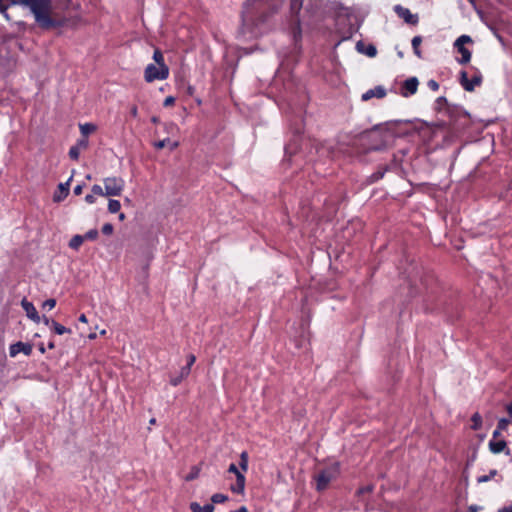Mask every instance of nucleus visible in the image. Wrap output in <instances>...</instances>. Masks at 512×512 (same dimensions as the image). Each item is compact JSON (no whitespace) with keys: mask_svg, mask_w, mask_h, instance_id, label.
I'll return each mask as SVG.
<instances>
[{"mask_svg":"<svg viewBox=\"0 0 512 512\" xmlns=\"http://www.w3.org/2000/svg\"><path fill=\"white\" fill-rule=\"evenodd\" d=\"M62 1L66 6L71 3V0ZM17 3L30 11L36 25L44 31L75 27L79 21L77 16L68 17L57 11L53 0H17Z\"/></svg>","mask_w":512,"mask_h":512,"instance_id":"1","label":"nucleus"},{"mask_svg":"<svg viewBox=\"0 0 512 512\" xmlns=\"http://www.w3.org/2000/svg\"><path fill=\"white\" fill-rule=\"evenodd\" d=\"M303 1L304 0H291V2H290V12H291L290 30H291V35H292L295 46H297L298 43L301 42V39H302V29H301V23H300L298 14L302 8Z\"/></svg>","mask_w":512,"mask_h":512,"instance_id":"2","label":"nucleus"},{"mask_svg":"<svg viewBox=\"0 0 512 512\" xmlns=\"http://www.w3.org/2000/svg\"><path fill=\"white\" fill-rule=\"evenodd\" d=\"M339 475V466L337 463L321 469L315 476L316 490L321 492L327 489L331 481Z\"/></svg>","mask_w":512,"mask_h":512,"instance_id":"3","label":"nucleus"},{"mask_svg":"<svg viewBox=\"0 0 512 512\" xmlns=\"http://www.w3.org/2000/svg\"><path fill=\"white\" fill-rule=\"evenodd\" d=\"M169 77V67L162 65L159 67L155 64H148L144 70V79L147 83H152L156 80H166Z\"/></svg>","mask_w":512,"mask_h":512,"instance_id":"4","label":"nucleus"},{"mask_svg":"<svg viewBox=\"0 0 512 512\" xmlns=\"http://www.w3.org/2000/svg\"><path fill=\"white\" fill-rule=\"evenodd\" d=\"M103 182L106 196H120L124 190L125 182L120 177H107Z\"/></svg>","mask_w":512,"mask_h":512,"instance_id":"5","label":"nucleus"},{"mask_svg":"<svg viewBox=\"0 0 512 512\" xmlns=\"http://www.w3.org/2000/svg\"><path fill=\"white\" fill-rule=\"evenodd\" d=\"M472 39L468 35H461L458 37L454 43V47L457 49V51L461 54V58H459L457 61L465 65L470 62L471 60V51L467 48H465V44L471 43Z\"/></svg>","mask_w":512,"mask_h":512,"instance_id":"6","label":"nucleus"},{"mask_svg":"<svg viewBox=\"0 0 512 512\" xmlns=\"http://www.w3.org/2000/svg\"><path fill=\"white\" fill-rule=\"evenodd\" d=\"M228 472L233 473L236 476V482L230 485V490L235 494H243L246 484L245 475L238 469V467L234 463H231L229 465Z\"/></svg>","mask_w":512,"mask_h":512,"instance_id":"7","label":"nucleus"},{"mask_svg":"<svg viewBox=\"0 0 512 512\" xmlns=\"http://www.w3.org/2000/svg\"><path fill=\"white\" fill-rule=\"evenodd\" d=\"M482 83V75L479 71L471 78H468V74L466 71L460 72V84L464 88V90L468 92L474 91L475 87L480 86Z\"/></svg>","mask_w":512,"mask_h":512,"instance_id":"8","label":"nucleus"},{"mask_svg":"<svg viewBox=\"0 0 512 512\" xmlns=\"http://www.w3.org/2000/svg\"><path fill=\"white\" fill-rule=\"evenodd\" d=\"M394 11L398 17L402 18L407 24L417 25L419 22L418 15L412 14L408 8H405L401 5H396L394 7Z\"/></svg>","mask_w":512,"mask_h":512,"instance_id":"9","label":"nucleus"},{"mask_svg":"<svg viewBox=\"0 0 512 512\" xmlns=\"http://www.w3.org/2000/svg\"><path fill=\"white\" fill-rule=\"evenodd\" d=\"M32 345L30 343H24L18 341L14 344H11L9 347V355L10 357L17 356L20 352L25 354L26 356H30L32 354Z\"/></svg>","mask_w":512,"mask_h":512,"instance_id":"10","label":"nucleus"},{"mask_svg":"<svg viewBox=\"0 0 512 512\" xmlns=\"http://www.w3.org/2000/svg\"><path fill=\"white\" fill-rule=\"evenodd\" d=\"M419 81L416 77H410L406 79L401 87V95L403 97H409L417 92Z\"/></svg>","mask_w":512,"mask_h":512,"instance_id":"11","label":"nucleus"},{"mask_svg":"<svg viewBox=\"0 0 512 512\" xmlns=\"http://www.w3.org/2000/svg\"><path fill=\"white\" fill-rule=\"evenodd\" d=\"M72 178L73 176H70V178L65 183H60L58 185L57 191L53 195L54 202H62L69 195L70 183L72 181Z\"/></svg>","mask_w":512,"mask_h":512,"instance_id":"12","label":"nucleus"},{"mask_svg":"<svg viewBox=\"0 0 512 512\" xmlns=\"http://www.w3.org/2000/svg\"><path fill=\"white\" fill-rule=\"evenodd\" d=\"M21 306L24 309V311L26 312V315L29 319H31L35 323H40L41 318L32 302H30L26 298H24L21 301Z\"/></svg>","mask_w":512,"mask_h":512,"instance_id":"13","label":"nucleus"},{"mask_svg":"<svg viewBox=\"0 0 512 512\" xmlns=\"http://www.w3.org/2000/svg\"><path fill=\"white\" fill-rule=\"evenodd\" d=\"M489 449L494 454L504 452L506 455H510V449L507 448L505 440H490Z\"/></svg>","mask_w":512,"mask_h":512,"instance_id":"14","label":"nucleus"},{"mask_svg":"<svg viewBox=\"0 0 512 512\" xmlns=\"http://www.w3.org/2000/svg\"><path fill=\"white\" fill-rule=\"evenodd\" d=\"M385 96L386 90L382 86H376L373 89H369L365 93H363L361 98L363 101H368L374 97L382 99Z\"/></svg>","mask_w":512,"mask_h":512,"instance_id":"15","label":"nucleus"},{"mask_svg":"<svg viewBox=\"0 0 512 512\" xmlns=\"http://www.w3.org/2000/svg\"><path fill=\"white\" fill-rule=\"evenodd\" d=\"M179 143L178 142H171L169 138H166V139H163V140H159L157 142L154 143V147L158 150H161L163 149L164 147L166 146H169L170 150L173 151L175 150L177 147H178Z\"/></svg>","mask_w":512,"mask_h":512,"instance_id":"16","label":"nucleus"},{"mask_svg":"<svg viewBox=\"0 0 512 512\" xmlns=\"http://www.w3.org/2000/svg\"><path fill=\"white\" fill-rule=\"evenodd\" d=\"M361 47H363V43L362 42H358L357 43L358 51L365 53L369 57H375L376 56L377 49H376V47L374 45H371V44L368 45L365 50H362Z\"/></svg>","mask_w":512,"mask_h":512,"instance_id":"17","label":"nucleus"},{"mask_svg":"<svg viewBox=\"0 0 512 512\" xmlns=\"http://www.w3.org/2000/svg\"><path fill=\"white\" fill-rule=\"evenodd\" d=\"M51 329L54 331V333H56L58 335H63L65 333L71 332V330L69 328H66L65 326H63L62 324H60L56 321H51Z\"/></svg>","mask_w":512,"mask_h":512,"instance_id":"18","label":"nucleus"},{"mask_svg":"<svg viewBox=\"0 0 512 512\" xmlns=\"http://www.w3.org/2000/svg\"><path fill=\"white\" fill-rule=\"evenodd\" d=\"M84 242L83 235H75L69 242V247L73 250H78Z\"/></svg>","mask_w":512,"mask_h":512,"instance_id":"19","label":"nucleus"},{"mask_svg":"<svg viewBox=\"0 0 512 512\" xmlns=\"http://www.w3.org/2000/svg\"><path fill=\"white\" fill-rule=\"evenodd\" d=\"M80 131L83 137H88L89 134L96 131V126L92 123L80 124Z\"/></svg>","mask_w":512,"mask_h":512,"instance_id":"20","label":"nucleus"},{"mask_svg":"<svg viewBox=\"0 0 512 512\" xmlns=\"http://www.w3.org/2000/svg\"><path fill=\"white\" fill-rule=\"evenodd\" d=\"M421 43H422V37L421 36L413 37V39H412V48H413L414 54L417 57H419V58L421 57V50H420Z\"/></svg>","mask_w":512,"mask_h":512,"instance_id":"21","label":"nucleus"},{"mask_svg":"<svg viewBox=\"0 0 512 512\" xmlns=\"http://www.w3.org/2000/svg\"><path fill=\"white\" fill-rule=\"evenodd\" d=\"M248 463H249V455L247 451H243L240 454V462L239 466L243 472H246L248 470Z\"/></svg>","mask_w":512,"mask_h":512,"instance_id":"22","label":"nucleus"},{"mask_svg":"<svg viewBox=\"0 0 512 512\" xmlns=\"http://www.w3.org/2000/svg\"><path fill=\"white\" fill-rule=\"evenodd\" d=\"M153 60L155 61L156 65L159 67H162V65H166L164 61L163 53L160 49L156 48L153 53Z\"/></svg>","mask_w":512,"mask_h":512,"instance_id":"23","label":"nucleus"},{"mask_svg":"<svg viewBox=\"0 0 512 512\" xmlns=\"http://www.w3.org/2000/svg\"><path fill=\"white\" fill-rule=\"evenodd\" d=\"M471 421L473 430H479L482 427V417L478 412L473 414Z\"/></svg>","mask_w":512,"mask_h":512,"instance_id":"24","label":"nucleus"},{"mask_svg":"<svg viewBox=\"0 0 512 512\" xmlns=\"http://www.w3.org/2000/svg\"><path fill=\"white\" fill-rule=\"evenodd\" d=\"M121 203L118 200L110 199L108 202V211L112 214L119 212Z\"/></svg>","mask_w":512,"mask_h":512,"instance_id":"25","label":"nucleus"},{"mask_svg":"<svg viewBox=\"0 0 512 512\" xmlns=\"http://www.w3.org/2000/svg\"><path fill=\"white\" fill-rule=\"evenodd\" d=\"M228 500V496L222 493H215L211 497V501L213 504H221L225 503Z\"/></svg>","mask_w":512,"mask_h":512,"instance_id":"26","label":"nucleus"},{"mask_svg":"<svg viewBox=\"0 0 512 512\" xmlns=\"http://www.w3.org/2000/svg\"><path fill=\"white\" fill-rule=\"evenodd\" d=\"M497 473H498V472H497V470L492 469V470H490V472H489V474H488V475H482V476H479V477L477 478V481H478L479 483L488 482V481H490L492 478H494V477L497 475Z\"/></svg>","mask_w":512,"mask_h":512,"instance_id":"27","label":"nucleus"},{"mask_svg":"<svg viewBox=\"0 0 512 512\" xmlns=\"http://www.w3.org/2000/svg\"><path fill=\"white\" fill-rule=\"evenodd\" d=\"M98 230L97 229H91L89 230L88 232H86L83 237H84V240H90V241H94L98 238Z\"/></svg>","mask_w":512,"mask_h":512,"instance_id":"28","label":"nucleus"},{"mask_svg":"<svg viewBox=\"0 0 512 512\" xmlns=\"http://www.w3.org/2000/svg\"><path fill=\"white\" fill-rule=\"evenodd\" d=\"M80 155V149L78 146L74 145L69 149V157L72 160H78Z\"/></svg>","mask_w":512,"mask_h":512,"instance_id":"29","label":"nucleus"},{"mask_svg":"<svg viewBox=\"0 0 512 512\" xmlns=\"http://www.w3.org/2000/svg\"><path fill=\"white\" fill-rule=\"evenodd\" d=\"M92 194L98 195V196H106L105 195V188L103 189L100 185L95 184L92 186Z\"/></svg>","mask_w":512,"mask_h":512,"instance_id":"30","label":"nucleus"},{"mask_svg":"<svg viewBox=\"0 0 512 512\" xmlns=\"http://www.w3.org/2000/svg\"><path fill=\"white\" fill-rule=\"evenodd\" d=\"M509 420L506 418H501L497 423V429L500 431H505L508 428Z\"/></svg>","mask_w":512,"mask_h":512,"instance_id":"31","label":"nucleus"},{"mask_svg":"<svg viewBox=\"0 0 512 512\" xmlns=\"http://www.w3.org/2000/svg\"><path fill=\"white\" fill-rule=\"evenodd\" d=\"M101 231L105 235H111L113 233V231H114V227H113V225L111 223H105L102 226Z\"/></svg>","mask_w":512,"mask_h":512,"instance_id":"32","label":"nucleus"},{"mask_svg":"<svg viewBox=\"0 0 512 512\" xmlns=\"http://www.w3.org/2000/svg\"><path fill=\"white\" fill-rule=\"evenodd\" d=\"M56 306V300L53 298L47 299L43 303V308H47L48 310L53 309Z\"/></svg>","mask_w":512,"mask_h":512,"instance_id":"33","label":"nucleus"},{"mask_svg":"<svg viewBox=\"0 0 512 512\" xmlns=\"http://www.w3.org/2000/svg\"><path fill=\"white\" fill-rule=\"evenodd\" d=\"M76 146L79 147V149H86L88 147V140L87 137H83L82 139H79L77 141Z\"/></svg>","mask_w":512,"mask_h":512,"instance_id":"34","label":"nucleus"},{"mask_svg":"<svg viewBox=\"0 0 512 512\" xmlns=\"http://www.w3.org/2000/svg\"><path fill=\"white\" fill-rule=\"evenodd\" d=\"M190 371H191V368L189 367V365H186L184 367L181 368L180 370V376L185 379L188 377V375L190 374Z\"/></svg>","mask_w":512,"mask_h":512,"instance_id":"35","label":"nucleus"},{"mask_svg":"<svg viewBox=\"0 0 512 512\" xmlns=\"http://www.w3.org/2000/svg\"><path fill=\"white\" fill-rule=\"evenodd\" d=\"M174 104H175V98L173 96L166 97L163 102L164 107H170V106H173Z\"/></svg>","mask_w":512,"mask_h":512,"instance_id":"36","label":"nucleus"},{"mask_svg":"<svg viewBox=\"0 0 512 512\" xmlns=\"http://www.w3.org/2000/svg\"><path fill=\"white\" fill-rule=\"evenodd\" d=\"M428 87L432 90V91H438L439 90V83L435 80H429L428 83H427Z\"/></svg>","mask_w":512,"mask_h":512,"instance_id":"37","label":"nucleus"},{"mask_svg":"<svg viewBox=\"0 0 512 512\" xmlns=\"http://www.w3.org/2000/svg\"><path fill=\"white\" fill-rule=\"evenodd\" d=\"M372 491H373V486L368 485V486L359 488L357 493L360 495V494L370 493Z\"/></svg>","mask_w":512,"mask_h":512,"instance_id":"38","label":"nucleus"},{"mask_svg":"<svg viewBox=\"0 0 512 512\" xmlns=\"http://www.w3.org/2000/svg\"><path fill=\"white\" fill-rule=\"evenodd\" d=\"M183 378L179 375L170 379V384L174 387L178 386L182 382Z\"/></svg>","mask_w":512,"mask_h":512,"instance_id":"39","label":"nucleus"},{"mask_svg":"<svg viewBox=\"0 0 512 512\" xmlns=\"http://www.w3.org/2000/svg\"><path fill=\"white\" fill-rule=\"evenodd\" d=\"M215 508L213 504H206L203 507L201 506V512H214Z\"/></svg>","mask_w":512,"mask_h":512,"instance_id":"40","label":"nucleus"},{"mask_svg":"<svg viewBox=\"0 0 512 512\" xmlns=\"http://www.w3.org/2000/svg\"><path fill=\"white\" fill-rule=\"evenodd\" d=\"M189 507H190L191 512H201L200 511L201 506L197 502H191Z\"/></svg>","mask_w":512,"mask_h":512,"instance_id":"41","label":"nucleus"},{"mask_svg":"<svg viewBox=\"0 0 512 512\" xmlns=\"http://www.w3.org/2000/svg\"><path fill=\"white\" fill-rule=\"evenodd\" d=\"M83 188H84V185H83V184H78V185H76V186L74 187V189H73L74 194H75V195H77V196H78V195H81V194H82V192H83Z\"/></svg>","mask_w":512,"mask_h":512,"instance_id":"42","label":"nucleus"},{"mask_svg":"<svg viewBox=\"0 0 512 512\" xmlns=\"http://www.w3.org/2000/svg\"><path fill=\"white\" fill-rule=\"evenodd\" d=\"M85 201H86L88 204H93V203H95V201H96L95 195H93V194H87V195L85 196Z\"/></svg>","mask_w":512,"mask_h":512,"instance_id":"43","label":"nucleus"},{"mask_svg":"<svg viewBox=\"0 0 512 512\" xmlns=\"http://www.w3.org/2000/svg\"><path fill=\"white\" fill-rule=\"evenodd\" d=\"M195 361H196L195 355H193V354L188 355V357H187V365H189L190 368L195 363Z\"/></svg>","mask_w":512,"mask_h":512,"instance_id":"44","label":"nucleus"},{"mask_svg":"<svg viewBox=\"0 0 512 512\" xmlns=\"http://www.w3.org/2000/svg\"><path fill=\"white\" fill-rule=\"evenodd\" d=\"M130 114L132 117L136 118L138 116V108L136 105H133L130 109Z\"/></svg>","mask_w":512,"mask_h":512,"instance_id":"45","label":"nucleus"},{"mask_svg":"<svg viewBox=\"0 0 512 512\" xmlns=\"http://www.w3.org/2000/svg\"><path fill=\"white\" fill-rule=\"evenodd\" d=\"M502 431L498 430L497 428L493 431V434H492V440H496L500 434H501Z\"/></svg>","mask_w":512,"mask_h":512,"instance_id":"46","label":"nucleus"},{"mask_svg":"<svg viewBox=\"0 0 512 512\" xmlns=\"http://www.w3.org/2000/svg\"><path fill=\"white\" fill-rule=\"evenodd\" d=\"M498 512H512V504L509 506L502 507Z\"/></svg>","mask_w":512,"mask_h":512,"instance_id":"47","label":"nucleus"},{"mask_svg":"<svg viewBox=\"0 0 512 512\" xmlns=\"http://www.w3.org/2000/svg\"><path fill=\"white\" fill-rule=\"evenodd\" d=\"M505 409H506L507 413L509 414V416L512 419V403L507 404Z\"/></svg>","mask_w":512,"mask_h":512,"instance_id":"48","label":"nucleus"},{"mask_svg":"<svg viewBox=\"0 0 512 512\" xmlns=\"http://www.w3.org/2000/svg\"><path fill=\"white\" fill-rule=\"evenodd\" d=\"M383 175H384V172H377V173L373 174L372 176L375 180H379L383 177Z\"/></svg>","mask_w":512,"mask_h":512,"instance_id":"49","label":"nucleus"},{"mask_svg":"<svg viewBox=\"0 0 512 512\" xmlns=\"http://www.w3.org/2000/svg\"><path fill=\"white\" fill-rule=\"evenodd\" d=\"M45 325H49L51 327V321L48 317L46 316H43L42 319H41Z\"/></svg>","mask_w":512,"mask_h":512,"instance_id":"50","label":"nucleus"},{"mask_svg":"<svg viewBox=\"0 0 512 512\" xmlns=\"http://www.w3.org/2000/svg\"><path fill=\"white\" fill-rule=\"evenodd\" d=\"M78 320H79L80 322H82V323H87V322H88L87 317H86V315H85V314H81V315L79 316Z\"/></svg>","mask_w":512,"mask_h":512,"instance_id":"51","label":"nucleus"},{"mask_svg":"<svg viewBox=\"0 0 512 512\" xmlns=\"http://www.w3.org/2000/svg\"><path fill=\"white\" fill-rule=\"evenodd\" d=\"M234 512H249V510L246 506H241L239 509L235 510Z\"/></svg>","mask_w":512,"mask_h":512,"instance_id":"52","label":"nucleus"},{"mask_svg":"<svg viewBox=\"0 0 512 512\" xmlns=\"http://www.w3.org/2000/svg\"><path fill=\"white\" fill-rule=\"evenodd\" d=\"M38 349H39L40 353H42V354H44L46 351L43 343L39 344Z\"/></svg>","mask_w":512,"mask_h":512,"instance_id":"53","label":"nucleus"},{"mask_svg":"<svg viewBox=\"0 0 512 512\" xmlns=\"http://www.w3.org/2000/svg\"><path fill=\"white\" fill-rule=\"evenodd\" d=\"M445 102H446V98H445V97H439V98L437 99V103H438V104H443V103H445Z\"/></svg>","mask_w":512,"mask_h":512,"instance_id":"54","label":"nucleus"},{"mask_svg":"<svg viewBox=\"0 0 512 512\" xmlns=\"http://www.w3.org/2000/svg\"><path fill=\"white\" fill-rule=\"evenodd\" d=\"M48 348H49V349H54V348H55V343H54V341H49V343H48Z\"/></svg>","mask_w":512,"mask_h":512,"instance_id":"55","label":"nucleus"},{"mask_svg":"<svg viewBox=\"0 0 512 512\" xmlns=\"http://www.w3.org/2000/svg\"><path fill=\"white\" fill-rule=\"evenodd\" d=\"M478 508L476 506H470L469 512H477Z\"/></svg>","mask_w":512,"mask_h":512,"instance_id":"56","label":"nucleus"},{"mask_svg":"<svg viewBox=\"0 0 512 512\" xmlns=\"http://www.w3.org/2000/svg\"><path fill=\"white\" fill-rule=\"evenodd\" d=\"M125 219V214L124 213H120L119 214V220L123 221Z\"/></svg>","mask_w":512,"mask_h":512,"instance_id":"57","label":"nucleus"},{"mask_svg":"<svg viewBox=\"0 0 512 512\" xmlns=\"http://www.w3.org/2000/svg\"><path fill=\"white\" fill-rule=\"evenodd\" d=\"M155 423H156V420H155L154 418H152V419L150 420V424H155Z\"/></svg>","mask_w":512,"mask_h":512,"instance_id":"58","label":"nucleus"},{"mask_svg":"<svg viewBox=\"0 0 512 512\" xmlns=\"http://www.w3.org/2000/svg\"><path fill=\"white\" fill-rule=\"evenodd\" d=\"M289 149H290V146H289V145L285 147V151H286L287 153L289 152Z\"/></svg>","mask_w":512,"mask_h":512,"instance_id":"59","label":"nucleus"},{"mask_svg":"<svg viewBox=\"0 0 512 512\" xmlns=\"http://www.w3.org/2000/svg\"><path fill=\"white\" fill-rule=\"evenodd\" d=\"M476 453L473 454L472 461L475 459Z\"/></svg>","mask_w":512,"mask_h":512,"instance_id":"60","label":"nucleus"}]
</instances>
